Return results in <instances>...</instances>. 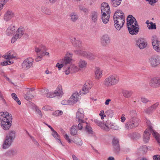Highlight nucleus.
I'll list each match as a JSON object with an SVG mask.
<instances>
[{"mask_svg":"<svg viewBox=\"0 0 160 160\" xmlns=\"http://www.w3.org/2000/svg\"><path fill=\"white\" fill-rule=\"evenodd\" d=\"M131 118L127 121L125 125V128L128 130H131L138 127L140 122L139 119L137 117L136 111L132 110L130 113Z\"/></svg>","mask_w":160,"mask_h":160,"instance_id":"obj_1","label":"nucleus"},{"mask_svg":"<svg viewBox=\"0 0 160 160\" xmlns=\"http://www.w3.org/2000/svg\"><path fill=\"white\" fill-rule=\"evenodd\" d=\"M12 116L8 112H0V125L3 129L8 130L11 126Z\"/></svg>","mask_w":160,"mask_h":160,"instance_id":"obj_2","label":"nucleus"},{"mask_svg":"<svg viewBox=\"0 0 160 160\" xmlns=\"http://www.w3.org/2000/svg\"><path fill=\"white\" fill-rule=\"evenodd\" d=\"M148 127L145 131L143 136V140L145 142H147L149 141L150 138V132H152V134L160 146V135L152 129V127L150 125H148Z\"/></svg>","mask_w":160,"mask_h":160,"instance_id":"obj_3","label":"nucleus"},{"mask_svg":"<svg viewBox=\"0 0 160 160\" xmlns=\"http://www.w3.org/2000/svg\"><path fill=\"white\" fill-rule=\"evenodd\" d=\"M119 81V77L117 75L112 74L105 79L103 81V84L106 87H111L118 84Z\"/></svg>","mask_w":160,"mask_h":160,"instance_id":"obj_4","label":"nucleus"},{"mask_svg":"<svg viewBox=\"0 0 160 160\" xmlns=\"http://www.w3.org/2000/svg\"><path fill=\"white\" fill-rule=\"evenodd\" d=\"M83 112V109L79 108L76 113V121L78 123V128L80 130L82 129L84 125L85 124V122L83 120L84 117Z\"/></svg>","mask_w":160,"mask_h":160,"instance_id":"obj_5","label":"nucleus"},{"mask_svg":"<svg viewBox=\"0 0 160 160\" xmlns=\"http://www.w3.org/2000/svg\"><path fill=\"white\" fill-rule=\"evenodd\" d=\"M15 137V132L14 131H11L6 135L5 140L2 145L3 149H6L9 148Z\"/></svg>","mask_w":160,"mask_h":160,"instance_id":"obj_6","label":"nucleus"},{"mask_svg":"<svg viewBox=\"0 0 160 160\" xmlns=\"http://www.w3.org/2000/svg\"><path fill=\"white\" fill-rule=\"evenodd\" d=\"M148 62L152 68L158 67L160 65V56L155 55L151 56L148 58Z\"/></svg>","mask_w":160,"mask_h":160,"instance_id":"obj_7","label":"nucleus"},{"mask_svg":"<svg viewBox=\"0 0 160 160\" xmlns=\"http://www.w3.org/2000/svg\"><path fill=\"white\" fill-rule=\"evenodd\" d=\"M113 20L115 23V27L118 30H120L123 27L125 23V18L113 17Z\"/></svg>","mask_w":160,"mask_h":160,"instance_id":"obj_8","label":"nucleus"},{"mask_svg":"<svg viewBox=\"0 0 160 160\" xmlns=\"http://www.w3.org/2000/svg\"><path fill=\"white\" fill-rule=\"evenodd\" d=\"M73 53L69 51H68L65 54L64 58L60 60L61 62L64 65H68L71 63L73 60Z\"/></svg>","mask_w":160,"mask_h":160,"instance_id":"obj_9","label":"nucleus"},{"mask_svg":"<svg viewBox=\"0 0 160 160\" xmlns=\"http://www.w3.org/2000/svg\"><path fill=\"white\" fill-rule=\"evenodd\" d=\"M25 32V29L23 28L20 27L16 32V33L12 37L11 40L12 43H14L18 39L21 38Z\"/></svg>","mask_w":160,"mask_h":160,"instance_id":"obj_10","label":"nucleus"},{"mask_svg":"<svg viewBox=\"0 0 160 160\" xmlns=\"http://www.w3.org/2000/svg\"><path fill=\"white\" fill-rule=\"evenodd\" d=\"M152 44L154 49L158 52H160V42L158 41L157 36L154 35L151 37Z\"/></svg>","mask_w":160,"mask_h":160,"instance_id":"obj_11","label":"nucleus"},{"mask_svg":"<svg viewBox=\"0 0 160 160\" xmlns=\"http://www.w3.org/2000/svg\"><path fill=\"white\" fill-rule=\"evenodd\" d=\"M33 62L32 58H28L25 59L21 64L22 68L25 70L30 68L32 66Z\"/></svg>","mask_w":160,"mask_h":160,"instance_id":"obj_12","label":"nucleus"},{"mask_svg":"<svg viewBox=\"0 0 160 160\" xmlns=\"http://www.w3.org/2000/svg\"><path fill=\"white\" fill-rule=\"evenodd\" d=\"M150 85L152 87L157 88L160 87V77H154L151 78L149 82Z\"/></svg>","mask_w":160,"mask_h":160,"instance_id":"obj_13","label":"nucleus"},{"mask_svg":"<svg viewBox=\"0 0 160 160\" xmlns=\"http://www.w3.org/2000/svg\"><path fill=\"white\" fill-rule=\"evenodd\" d=\"M136 46L140 49L145 48L147 45V42L143 38H138L136 40Z\"/></svg>","mask_w":160,"mask_h":160,"instance_id":"obj_14","label":"nucleus"},{"mask_svg":"<svg viewBox=\"0 0 160 160\" xmlns=\"http://www.w3.org/2000/svg\"><path fill=\"white\" fill-rule=\"evenodd\" d=\"M127 20L128 28L138 24L135 18L131 15H129L128 16Z\"/></svg>","mask_w":160,"mask_h":160,"instance_id":"obj_15","label":"nucleus"},{"mask_svg":"<svg viewBox=\"0 0 160 160\" xmlns=\"http://www.w3.org/2000/svg\"><path fill=\"white\" fill-rule=\"evenodd\" d=\"M80 99L81 96L80 94L77 92H75L69 98V100L70 101L71 103L73 105L76 103Z\"/></svg>","mask_w":160,"mask_h":160,"instance_id":"obj_16","label":"nucleus"},{"mask_svg":"<svg viewBox=\"0 0 160 160\" xmlns=\"http://www.w3.org/2000/svg\"><path fill=\"white\" fill-rule=\"evenodd\" d=\"M103 70L99 67L95 68L94 70V77L96 80H99L103 76Z\"/></svg>","mask_w":160,"mask_h":160,"instance_id":"obj_17","label":"nucleus"},{"mask_svg":"<svg viewBox=\"0 0 160 160\" xmlns=\"http://www.w3.org/2000/svg\"><path fill=\"white\" fill-rule=\"evenodd\" d=\"M101 9L102 14H110V8L108 3H102L101 5Z\"/></svg>","mask_w":160,"mask_h":160,"instance_id":"obj_18","label":"nucleus"},{"mask_svg":"<svg viewBox=\"0 0 160 160\" xmlns=\"http://www.w3.org/2000/svg\"><path fill=\"white\" fill-rule=\"evenodd\" d=\"M159 105V102H157L149 107L145 109L144 110V112L147 114H150L156 109Z\"/></svg>","mask_w":160,"mask_h":160,"instance_id":"obj_19","label":"nucleus"},{"mask_svg":"<svg viewBox=\"0 0 160 160\" xmlns=\"http://www.w3.org/2000/svg\"><path fill=\"white\" fill-rule=\"evenodd\" d=\"M14 16V12L11 10H8L5 13L3 19L4 21L8 22Z\"/></svg>","mask_w":160,"mask_h":160,"instance_id":"obj_20","label":"nucleus"},{"mask_svg":"<svg viewBox=\"0 0 160 160\" xmlns=\"http://www.w3.org/2000/svg\"><path fill=\"white\" fill-rule=\"evenodd\" d=\"M101 43L102 45L106 46L110 42V37L107 34H104L102 36L101 39Z\"/></svg>","mask_w":160,"mask_h":160,"instance_id":"obj_21","label":"nucleus"},{"mask_svg":"<svg viewBox=\"0 0 160 160\" xmlns=\"http://www.w3.org/2000/svg\"><path fill=\"white\" fill-rule=\"evenodd\" d=\"M92 82L90 81H88L83 86L82 90L84 92L83 94H86L88 93L89 90L92 87Z\"/></svg>","mask_w":160,"mask_h":160,"instance_id":"obj_22","label":"nucleus"},{"mask_svg":"<svg viewBox=\"0 0 160 160\" xmlns=\"http://www.w3.org/2000/svg\"><path fill=\"white\" fill-rule=\"evenodd\" d=\"M71 42L73 45L76 48H80L82 45L81 42L74 37H72L70 38Z\"/></svg>","mask_w":160,"mask_h":160,"instance_id":"obj_23","label":"nucleus"},{"mask_svg":"<svg viewBox=\"0 0 160 160\" xmlns=\"http://www.w3.org/2000/svg\"><path fill=\"white\" fill-rule=\"evenodd\" d=\"M54 92L55 97H61L63 94L62 86L60 85H58Z\"/></svg>","mask_w":160,"mask_h":160,"instance_id":"obj_24","label":"nucleus"},{"mask_svg":"<svg viewBox=\"0 0 160 160\" xmlns=\"http://www.w3.org/2000/svg\"><path fill=\"white\" fill-rule=\"evenodd\" d=\"M87 66L88 62L86 61L81 59L79 60L78 66L80 70L85 69L87 68Z\"/></svg>","mask_w":160,"mask_h":160,"instance_id":"obj_25","label":"nucleus"},{"mask_svg":"<svg viewBox=\"0 0 160 160\" xmlns=\"http://www.w3.org/2000/svg\"><path fill=\"white\" fill-rule=\"evenodd\" d=\"M128 29L129 33L132 35L137 34L139 32V28L138 24L128 28Z\"/></svg>","mask_w":160,"mask_h":160,"instance_id":"obj_26","label":"nucleus"},{"mask_svg":"<svg viewBox=\"0 0 160 160\" xmlns=\"http://www.w3.org/2000/svg\"><path fill=\"white\" fill-rule=\"evenodd\" d=\"M99 17L98 13L96 11L92 12L91 14L92 21L94 23H97Z\"/></svg>","mask_w":160,"mask_h":160,"instance_id":"obj_27","label":"nucleus"},{"mask_svg":"<svg viewBox=\"0 0 160 160\" xmlns=\"http://www.w3.org/2000/svg\"><path fill=\"white\" fill-rule=\"evenodd\" d=\"M110 124H111V125H109L108 126H106L105 125H103L104 126V127L103 128V130L105 131H108L110 128L114 130H119L120 129L119 127L115 125L114 123L110 122Z\"/></svg>","mask_w":160,"mask_h":160,"instance_id":"obj_28","label":"nucleus"},{"mask_svg":"<svg viewBox=\"0 0 160 160\" xmlns=\"http://www.w3.org/2000/svg\"><path fill=\"white\" fill-rule=\"evenodd\" d=\"M47 48L45 46L42 44L37 45L35 48V51L37 52H41L42 53L44 51H46Z\"/></svg>","mask_w":160,"mask_h":160,"instance_id":"obj_29","label":"nucleus"},{"mask_svg":"<svg viewBox=\"0 0 160 160\" xmlns=\"http://www.w3.org/2000/svg\"><path fill=\"white\" fill-rule=\"evenodd\" d=\"M15 25H11L9 26L6 31V34L7 35H12L15 31Z\"/></svg>","mask_w":160,"mask_h":160,"instance_id":"obj_30","label":"nucleus"},{"mask_svg":"<svg viewBox=\"0 0 160 160\" xmlns=\"http://www.w3.org/2000/svg\"><path fill=\"white\" fill-rule=\"evenodd\" d=\"M112 145L115 150L118 152L119 150L120 147L118 143V140L116 138H114L112 140Z\"/></svg>","mask_w":160,"mask_h":160,"instance_id":"obj_31","label":"nucleus"},{"mask_svg":"<svg viewBox=\"0 0 160 160\" xmlns=\"http://www.w3.org/2000/svg\"><path fill=\"white\" fill-rule=\"evenodd\" d=\"M69 16L70 18V20L72 22H75L79 19L78 16L75 12H71Z\"/></svg>","mask_w":160,"mask_h":160,"instance_id":"obj_32","label":"nucleus"},{"mask_svg":"<svg viewBox=\"0 0 160 160\" xmlns=\"http://www.w3.org/2000/svg\"><path fill=\"white\" fill-rule=\"evenodd\" d=\"M18 153V151L16 149H12L7 151L6 153V155L8 156H13L16 155Z\"/></svg>","mask_w":160,"mask_h":160,"instance_id":"obj_33","label":"nucleus"},{"mask_svg":"<svg viewBox=\"0 0 160 160\" xmlns=\"http://www.w3.org/2000/svg\"><path fill=\"white\" fill-rule=\"evenodd\" d=\"M110 14H102V19L103 22L107 24L109 21Z\"/></svg>","mask_w":160,"mask_h":160,"instance_id":"obj_34","label":"nucleus"},{"mask_svg":"<svg viewBox=\"0 0 160 160\" xmlns=\"http://www.w3.org/2000/svg\"><path fill=\"white\" fill-rule=\"evenodd\" d=\"M122 93L124 97L126 98H130L132 94V92L130 91L125 90H122Z\"/></svg>","mask_w":160,"mask_h":160,"instance_id":"obj_35","label":"nucleus"},{"mask_svg":"<svg viewBox=\"0 0 160 160\" xmlns=\"http://www.w3.org/2000/svg\"><path fill=\"white\" fill-rule=\"evenodd\" d=\"M71 64L68 66V65H64V70L65 74L68 75L70 73H72V71H71Z\"/></svg>","mask_w":160,"mask_h":160,"instance_id":"obj_36","label":"nucleus"},{"mask_svg":"<svg viewBox=\"0 0 160 160\" xmlns=\"http://www.w3.org/2000/svg\"><path fill=\"white\" fill-rule=\"evenodd\" d=\"M77 125H74L72 127L70 130V133L72 135L74 136L77 134Z\"/></svg>","mask_w":160,"mask_h":160,"instance_id":"obj_37","label":"nucleus"},{"mask_svg":"<svg viewBox=\"0 0 160 160\" xmlns=\"http://www.w3.org/2000/svg\"><path fill=\"white\" fill-rule=\"evenodd\" d=\"M124 17V14L121 10H120L116 11L113 15V17Z\"/></svg>","mask_w":160,"mask_h":160,"instance_id":"obj_38","label":"nucleus"},{"mask_svg":"<svg viewBox=\"0 0 160 160\" xmlns=\"http://www.w3.org/2000/svg\"><path fill=\"white\" fill-rule=\"evenodd\" d=\"M71 71H72V73L76 72L79 71L80 69L78 67L74 64H71Z\"/></svg>","mask_w":160,"mask_h":160,"instance_id":"obj_39","label":"nucleus"},{"mask_svg":"<svg viewBox=\"0 0 160 160\" xmlns=\"http://www.w3.org/2000/svg\"><path fill=\"white\" fill-rule=\"evenodd\" d=\"M44 92L46 93V96L48 98H52L55 97L54 92H48V90L47 89L44 90Z\"/></svg>","mask_w":160,"mask_h":160,"instance_id":"obj_40","label":"nucleus"},{"mask_svg":"<svg viewBox=\"0 0 160 160\" xmlns=\"http://www.w3.org/2000/svg\"><path fill=\"white\" fill-rule=\"evenodd\" d=\"M3 57L8 60L10 59L15 58L16 57L10 53H7L3 55Z\"/></svg>","mask_w":160,"mask_h":160,"instance_id":"obj_41","label":"nucleus"},{"mask_svg":"<svg viewBox=\"0 0 160 160\" xmlns=\"http://www.w3.org/2000/svg\"><path fill=\"white\" fill-rule=\"evenodd\" d=\"M85 126L86 131L89 134H92L93 131L91 127L90 126L87 125V123L86 122L83 127Z\"/></svg>","mask_w":160,"mask_h":160,"instance_id":"obj_42","label":"nucleus"},{"mask_svg":"<svg viewBox=\"0 0 160 160\" xmlns=\"http://www.w3.org/2000/svg\"><path fill=\"white\" fill-rule=\"evenodd\" d=\"M130 137L133 139H138L141 137V135L138 133L135 132L130 135V136H129Z\"/></svg>","mask_w":160,"mask_h":160,"instance_id":"obj_43","label":"nucleus"},{"mask_svg":"<svg viewBox=\"0 0 160 160\" xmlns=\"http://www.w3.org/2000/svg\"><path fill=\"white\" fill-rule=\"evenodd\" d=\"M33 96L32 95L30 91H28L24 95L25 98L27 100H29L33 98Z\"/></svg>","mask_w":160,"mask_h":160,"instance_id":"obj_44","label":"nucleus"},{"mask_svg":"<svg viewBox=\"0 0 160 160\" xmlns=\"http://www.w3.org/2000/svg\"><path fill=\"white\" fill-rule=\"evenodd\" d=\"M12 97L13 99L17 102L18 104L19 105H21V102L20 100L18 98L17 95L15 93H13L11 94Z\"/></svg>","mask_w":160,"mask_h":160,"instance_id":"obj_45","label":"nucleus"},{"mask_svg":"<svg viewBox=\"0 0 160 160\" xmlns=\"http://www.w3.org/2000/svg\"><path fill=\"white\" fill-rule=\"evenodd\" d=\"M52 136L56 139H57L59 141V143H60L62 145L60 140L58 138L59 137V135L57 133V132L55 130H54L53 131H52Z\"/></svg>","mask_w":160,"mask_h":160,"instance_id":"obj_46","label":"nucleus"},{"mask_svg":"<svg viewBox=\"0 0 160 160\" xmlns=\"http://www.w3.org/2000/svg\"><path fill=\"white\" fill-rule=\"evenodd\" d=\"M79 9L81 11L85 13H88L89 12V9L88 8L85 7L84 6L79 5L78 6Z\"/></svg>","mask_w":160,"mask_h":160,"instance_id":"obj_47","label":"nucleus"},{"mask_svg":"<svg viewBox=\"0 0 160 160\" xmlns=\"http://www.w3.org/2000/svg\"><path fill=\"white\" fill-rule=\"evenodd\" d=\"M86 58L91 61H93L95 59V56L92 53L88 52Z\"/></svg>","mask_w":160,"mask_h":160,"instance_id":"obj_48","label":"nucleus"},{"mask_svg":"<svg viewBox=\"0 0 160 160\" xmlns=\"http://www.w3.org/2000/svg\"><path fill=\"white\" fill-rule=\"evenodd\" d=\"M94 122L98 126H99L103 130V127H104L103 125H105L104 124L102 123L101 121L97 119L94 120Z\"/></svg>","mask_w":160,"mask_h":160,"instance_id":"obj_49","label":"nucleus"},{"mask_svg":"<svg viewBox=\"0 0 160 160\" xmlns=\"http://www.w3.org/2000/svg\"><path fill=\"white\" fill-rule=\"evenodd\" d=\"M148 27L149 29H156V25L152 22H150L149 25L148 26Z\"/></svg>","mask_w":160,"mask_h":160,"instance_id":"obj_50","label":"nucleus"},{"mask_svg":"<svg viewBox=\"0 0 160 160\" xmlns=\"http://www.w3.org/2000/svg\"><path fill=\"white\" fill-rule=\"evenodd\" d=\"M119 0H111V3L112 5L115 7H116L119 5H120L121 2H119V3H118V2Z\"/></svg>","mask_w":160,"mask_h":160,"instance_id":"obj_51","label":"nucleus"},{"mask_svg":"<svg viewBox=\"0 0 160 160\" xmlns=\"http://www.w3.org/2000/svg\"><path fill=\"white\" fill-rule=\"evenodd\" d=\"M42 12L47 15H49L51 14V12L47 8L43 7L42 8Z\"/></svg>","mask_w":160,"mask_h":160,"instance_id":"obj_52","label":"nucleus"},{"mask_svg":"<svg viewBox=\"0 0 160 160\" xmlns=\"http://www.w3.org/2000/svg\"><path fill=\"white\" fill-rule=\"evenodd\" d=\"M61 103L62 105H72L70 101L69 100V99L68 100H64L61 101Z\"/></svg>","mask_w":160,"mask_h":160,"instance_id":"obj_53","label":"nucleus"},{"mask_svg":"<svg viewBox=\"0 0 160 160\" xmlns=\"http://www.w3.org/2000/svg\"><path fill=\"white\" fill-rule=\"evenodd\" d=\"M9 0H1L0 1V10L2 9L4 5Z\"/></svg>","mask_w":160,"mask_h":160,"instance_id":"obj_54","label":"nucleus"},{"mask_svg":"<svg viewBox=\"0 0 160 160\" xmlns=\"http://www.w3.org/2000/svg\"><path fill=\"white\" fill-rule=\"evenodd\" d=\"M62 111L57 110L54 112L53 113V115L55 116H58L62 115Z\"/></svg>","mask_w":160,"mask_h":160,"instance_id":"obj_55","label":"nucleus"},{"mask_svg":"<svg viewBox=\"0 0 160 160\" xmlns=\"http://www.w3.org/2000/svg\"><path fill=\"white\" fill-rule=\"evenodd\" d=\"M11 63V61L7 60V61H4L1 62L0 63V65L2 66H5L9 64H10Z\"/></svg>","mask_w":160,"mask_h":160,"instance_id":"obj_56","label":"nucleus"},{"mask_svg":"<svg viewBox=\"0 0 160 160\" xmlns=\"http://www.w3.org/2000/svg\"><path fill=\"white\" fill-rule=\"evenodd\" d=\"M74 143L76 144L77 145L81 146L82 144V141L81 139L78 138L77 140L74 141Z\"/></svg>","mask_w":160,"mask_h":160,"instance_id":"obj_57","label":"nucleus"},{"mask_svg":"<svg viewBox=\"0 0 160 160\" xmlns=\"http://www.w3.org/2000/svg\"><path fill=\"white\" fill-rule=\"evenodd\" d=\"M42 109L44 111H48L52 110V108L49 106L46 105L42 108Z\"/></svg>","mask_w":160,"mask_h":160,"instance_id":"obj_58","label":"nucleus"},{"mask_svg":"<svg viewBox=\"0 0 160 160\" xmlns=\"http://www.w3.org/2000/svg\"><path fill=\"white\" fill-rule=\"evenodd\" d=\"M28 134L29 135L30 137V138H31V139H32V141L36 145L38 146L39 145V143H38L37 141L35 139V138L29 135L28 133Z\"/></svg>","mask_w":160,"mask_h":160,"instance_id":"obj_59","label":"nucleus"},{"mask_svg":"<svg viewBox=\"0 0 160 160\" xmlns=\"http://www.w3.org/2000/svg\"><path fill=\"white\" fill-rule=\"evenodd\" d=\"M99 115L102 120L104 119V117H106V116L105 115L104 112L103 110H102L100 111Z\"/></svg>","mask_w":160,"mask_h":160,"instance_id":"obj_60","label":"nucleus"},{"mask_svg":"<svg viewBox=\"0 0 160 160\" xmlns=\"http://www.w3.org/2000/svg\"><path fill=\"white\" fill-rule=\"evenodd\" d=\"M64 65L62 63L60 64L59 62H58L56 65V67L58 68L59 70H61L62 68L64 66Z\"/></svg>","mask_w":160,"mask_h":160,"instance_id":"obj_61","label":"nucleus"},{"mask_svg":"<svg viewBox=\"0 0 160 160\" xmlns=\"http://www.w3.org/2000/svg\"><path fill=\"white\" fill-rule=\"evenodd\" d=\"M141 100L143 103H146L150 102V101L147 98L142 97L141 98Z\"/></svg>","mask_w":160,"mask_h":160,"instance_id":"obj_62","label":"nucleus"},{"mask_svg":"<svg viewBox=\"0 0 160 160\" xmlns=\"http://www.w3.org/2000/svg\"><path fill=\"white\" fill-rule=\"evenodd\" d=\"M140 149L143 152L142 153H145L147 151V148L146 146H142Z\"/></svg>","mask_w":160,"mask_h":160,"instance_id":"obj_63","label":"nucleus"},{"mask_svg":"<svg viewBox=\"0 0 160 160\" xmlns=\"http://www.w3.org/2000/svg\"><path fill=\"white\" fill-rule=\"evenodd\" d=\"M88 52L82 50L80 56L86 58Z\"/></svg>","mask_w":160,"mask_h":160,"instance_id":"obj_64","label":"nucleus"}]
</instances>
